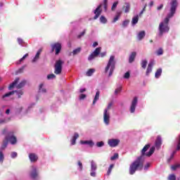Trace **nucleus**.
<instances>
[{"mask_svg": "<svg viewBox=\"0 0 180 180\" xmlns=\"http://www.w3.org/2000/svg\"><path fill=\"white\" fill-rule=\"evenodd\" d=\"M176 8H178V1L176 0H172L170 2L169 13L166 18L159 25V36L162 37L164 33H168L169 32V19L173 18L176 12Z\"/></svg>", "mask_w": 180, "mask_h": 180, "instance_id": "nucleus-1", "label": "nucleus"}, {"mask_svg": "<svg viewBox=\"0 0 180 180\" xmlns=\"http://www.w3.org/2000/svg\"><path fill=\"white\" fill-rule=\"evenodd\" d=\"M144 168V160L143 156H139L129 166L130 175H134L136 171H142Z\"/></svg>", "mask_w": 180, "mask_h": 180, "instance_id": "nucleus-2", "label": "nucleus"}, {"mask_svg": "<svg viewBox=\"0 0 180 180\" xmlns=\"http://www.w3.org/2000/svg\"><path fill=\"white\" fill-rule=\"evenodd\" d=\"M115 68H116V60H115V56H111L110 57L107 66L105 68V74L108 73V72L110 70L108 77H112V75H113V72Z\"/></svg>", "mask_w": 180, "mask_h": 180, "instance_id": "nucleus-3", "label": "nucleus"}, {"mask_svg": "<svg viewBox=\"0 0 180 180\" xmlns=\"http://www.w3.org/2000/svg\"><path fill=\"white\" fill-rule=\"evenodd\" d=\"M150 143L146 144L141 150V155L142 158H143L144 155L146 157H151L152 154H154V152L155 151V147L153 146L150 148ZM148 148H150L149 151L148 153H146Z\"/></svg>", "mask_w": 180, "mask_h": 180, "instance_id": "nucleus-4", "label": "nucleus"}, {"mask_svg": "<svg viewBox=\"0 0 180 180\" xmlns=\"http://www.w3.org/2000/svg\"><path fill=\"white\" fill-rule=\"evenodd\" d=\"M64 65V60L61 59H58L56 61L55 65H54V74L56 75H60L63 71V65Z\"/></svg>", "mask_w": 180, "mask_h": 180, "instance_id": "nucleus-5", "label": "nucleus"}, {"mask_svg": "<svg viewBox=\"0 0 180 180\" xmlns=\"http://www.w3.org/2000/svg\"><path fill=\"white\" fill-rule=\"evenodd\" d=\"M5 139L13 146H15L18 143V139L15 136L13 131L8 132L5 136Z\"/></svg>", "mask_w": 180, "mask_h": 180, "instance_id": "nucleus-6", "label": "nucleus"}, {"mask_svg": "<svg viewBox=\"0 0 180 180\" xmlns=\"http://www.w3.org/2000/svg\"><path fill=\"white\" fill-rule=\"evenodd\" d=\"M101 50H102L101 47L96 48L93 53L90 54V56L88 57L89 61H92L94 58H96L99 54H101Z\"/></svg>", "mask_w": 180, "mask_h": 180, "instance_id": "nucleus-7", "label": "nucleus"}, {"mask_svg": "<svg viewBox=\"0 0 180 180\" xmlns=\"http://www.w3.org/2000/svg\"><path fill=\"white\" fill-rule=\"evenodd\" d=\"M52 52L55 51L56 56H58L61 51V44L56 42L51 45Z\"/></svg>", "mask_w": 180, "mask_h": 180, "instance_id": "nucleus-8", "label": "nucleus"}, {"mask_svg": "<svg viewBox=\"0 0 180 180\" xmlns=\"http://www.w3.org/2000/svg\"><path fill=\"white\" fill-rule=\"evenodd\" d=\"M103 122L105 124H109L110 122V115L108 112V110H104L103 112Z\"/></svg>", "mask_w": 180, "mask_h": 180, "instance_id": "nucleus-9", "label": "nucleus"}, {"mask_svg": "<svg viewBox=\"0 0 180 180\" xmlns=\"http://www.w3.org/2000/svg\"><path fill=\"white\" fill-rule=\"evenodd\" d=\"M119 143H120V140L119 139H109L108 141V146L110 147H117L119 146Z\"/></svg>", "mask_w": 180, "mask_h": 180, "instance_id": "nucleus-10", "label": "nucleus"}, {"mask_svg": "<svg viewBox=\"0 0 180 180\" xmlns=\"http://www.w3.org/2000/svg\"><path fill=\"white\" fill-rule=\"evenodd\" d=\"M101 8H102V4H100L94 11V14H95V16L94 17V20H96V19H98V18L101 16V13H102V9H101Z\"/></svg>", "mask_w": 180, "mask_h": 180, "instance_id": "nucleus-11", "label": "nucleus"}, {"mask_svg": "<svg viewBox=\"0 0 180 180\" xmlns=\"http://www.w3.org/2000/svg\"><path fill=\"white\" fill-rule=\"evenodd\" d=\"M137 101H138L137 97H134L130 107L131 113H134V112L136 111V106H137Z\"/></svg>", "mask_w": 180, "mask_h": 180, "instance_id": "nucleus-12", "label": "nucleus"}, {"mask_svg": "<svg viewBox=\"0 0 180 180\" xmlns=\"http://www.w3.org/2000/svg\"><path fill=\"white\" fill-rule=\"evenodd\" d=\"M39 174L37 173V169L32 166V171L30 172V177L32 179H36L38 176Z\"/></svg>", "mask_w": 180, "mask_h": 180, "instance_id": "nucleus-13", "label": "nucleus"}, {"mask_svg": "<svg viewBox=\"0 0 180 180\" xmlns=\"http://www.w3.org/2000/svg\"><path fill=\"white\" fill-rule=\"evenodd\" d=\"M153 67H154V61H150L148 65V68L146 69V75L147 77H148V75H150V73L152 72L153 71Z\"/></svg>", "mask_w": 180, "mask_h": 180, "instance_id": "nucleus-14", "label": "nucleus"}, {"mask_svg": "<svg viewBox=\"0 0 180 180\" xmlns=\"http://www.w3.org/2000/svg\"><path fill=\"white\" fill-rule=\"evenodd\" d=\"M20 78L17 77L15 78V79L14 80V82H13L9 86H8V91H12V89H13V88H15V86H16V85H18V83L20 81Z\"/></svg>", "mask_w": 180, "mask_h": 180, "instance_id": "nucleus-15", "label": "nucleus"}, {"mask_svg": "<svg viewBox=\"0 0 180 180\" xmlns=\"http://www.w3.org/2000/svg\"><path fill=\"white\" fill-rule=\"evenodd\" d=\"M29 158L31 162H36V161L39 160V157H37V155L34 153H30Z\"/></svg>", "mask_w": 180, "mask_h": 180, "instance_id": "nucleus-16", "label": "nucleus"}, {"mask_svg": "<svg viewBox=\"0 0 180 180\" xmlns=\"http://www.w3.org/2000/svg\"><path fill=\"white\" fill-rule=\"evenodd\" d=\"M162 144V140L161 139V136H158L155 141V146L157 148H160Z\"/></svg>", "mask_w": 180, "mask_h": 180, "instance_id": "nucleus-17", "label": "nucleus"}, {"mask_svg": "<svg viewBox=\"0 0 180 180\" xmlns=\"http://www.w3.org/2000/svg\"><path fill=\"white\" fill-rule=\"evenodd\" d=\"M122 10L124 13H129L130 12V4L129 3H124V5L122 6Z\"/></svg>", "mask_w": 180, "mask_h": 180, "instance_id": "nucleus-18", "label": "nucleus"}, {"mask_svg": "<svg viewBox=\"0 0 180 180\" xmlns=\"http://www.w3.org/2000/svg\"><path fill=\"white\" fill-rule=\"evenodd\" d=\"M78 137H79V134H78V133H75L72 141H71V145L72 146H75L76 144V141H77V139H78Z\"/></svg>", "mask_w": 180, "mask_h": 180, "instance_id": "nucleus-19", "label": "nucleus"}, {"mask_svg": "<svg viewBox=\"0 0 180 180\" xmlns=\"http://www.w3.org/2000/svg\"><path fill=\"white\" fill-rule=\"evenodd\" d=\"M80 143L82 144H88L89 147H94L95 146V143L92 141H80Z\"/></svg>", "mask_w": 180, "mask_h": 180, "instance_id": "nucleus-20", "label": "nucleus"}, {"mask_svg": "<svg viewBox=\"0 0 180 180\" xmlns=\"http://www.w3.org/2000/svg\"><path fill=\"white\" fill-rule=\"evenodd\" d=\"M136 56H137V53L136 52H132L129 56V63H133V61H134L136 59Z\"/></svg>", "mask_w": 180, "mask_h": 180, "instance_id": "nucleus-21", "label": "nucleus"}, {"mask_svg": "<svg viewBox=\"0 0 180 180\" xmlns=\"http://www.w3.org/2000/svg\"><path fill=\"white\" fill-rule=\"evenodd\" d=\"M145 37H146V31H141L138 34L139 40H143V39H144Z\"/></svg>", "mask_w": 180, "mask_h": 180, "instance_id": "nucleus-22", "label": "nucleus"}, {"mask_svg": "<svg viewBox=\"0 0 180 180\" xmlns=\"http://www.w3.org/2000/svg\"><path fill=\"white\" fill-rule=\"evenodd\" d=\"M99 95H101V91H97L96 93L94 99L93 101V105H95V103H96V102L98 101Z\"/></svg>", "mask_w": 180, "mask_h": 180, "instance_id": "nucleus-23", "label": "nucleus"}, {"mask_svg": "<svg viewBox=\"0 0 180 180\" xmlns=\"http://www.w3.org/2000/svg\"><path fill=\"white\" fill-rule=\"evenodd\" d=\"M81 50H82L81 47H79L73 50V51L70 53V56H71V54H72V56H77V54H79V53H81Z\"/></svg>", "mask_w": 180, "mask_h": 180, "instance_id": "nucleus-24", "label": "nucleus"}, {"mask_svg": "<svg viewBox=\"0 0 180 180\" xmlns=\"http://www.w3.org/2000/svg\"><path fill=\"white\" fill-rule=\"evenodd\" d=\"M161 74H162V69H158L155 73V78H160V77H161Z\"/></svg>", "mask_w": 180, "mask_h": 180, "instance_id": "nucleus-25", "label": "nucleus"}, {"mask_svg": "<svg viewBox=\"0 0 180 180\" xmlns=\"http://www.w3.org/2000/svg\"><path fill=\"white\" fill-rule=\"evenodd\" d=\"M121 15H122V11L117 12V15L114 18V19L112 20V23H116V22H117V20H119V18H120Z\"/></svg>", "mask_w": 180, "mask_h": 180, "instance_id": "nucleus-26", "label": "nucleus"}, {"mask_svg": "<svg viewBox=\"0 0 180 180\" xmlns=\"http://www.w3.org/2000/svg\"><path fill=\"white\" fill-rule=\"evenodd\" d=\"M25 85H26V80H22L21 82L19 83V84L16 86V88L17 89H21V88H23V86H25Z\"/></svg>", "mask_w": 180, "mask_h": 180, "instance_id": "nucleus-27", "label": "nucleus"}, {"mask_svg": "<svg viewBox=\"0 0 180 180\" xmlns=\"http://www.w3.org/2000/svg\"><path fill=\"white\" fill-rule=\"evenodd\" d=\"M8 141L6 139H5L3 141L2 145H1V150H5V148H6L8 147Z\"/></svg>", "mask_w": 180, "mask_h": 180, "instance_id": "nucleus-28", "label": "nucleus"}, {"mask_svg": "<svg viewBox=\"0 0 180 180\" xmlns=\"http://www.w3.org/2000/svg\"><path fill=\"white\" fill-rule=\"evenodd\" d=\"M15 92H16V91H9L8 93H6L2 96L3 99H5V98H8V96H11V95H14Z\"/></svg>", "mask_w": 180, "mask_h": 180, "instance_id": "nucleus-29", "label": "nucleus"}, {"mask_svg": "<svg viewBox=\"0 0 180 180\" xmlns=\"http://www.w3.org/2000/svg\"><path fill=\"white\" fill-rule=\"evenodd\" d=\"M139 22V15H136L132 18L131 23L132 25H136Z\"/></svg>", "mask_w": 180, "mask_h": 180, "instance_id": "nucleus-30", "label": "nucleus"}, {"mask_svg": "<svg viewBox=\"0 0 180 180\" xmlns=\"http://www.w3.org/2000/svg\"><path fill=\"white\" fill-rule=\"evenodd\" d=\"M41 53V49H39L37 52V54L35 55V57L33 59V62L36 61V60L39 59V57H40V54Z\"/></svg>", "mask_w": 180, "mask_h": 180, "instance_id": "nucleus-31", "label": "nucleus"}, {"mask_svg": "<svg viewBox=\"0 0 180 180\" xmlns=\"http://www.w3.org/2000/svg\"><path fill=\"white\" fill-rule=\"evenodd\" d=\"M91 171H96V163L94 162V160L91 161Z\"/></svg>", "mask_w": 180, "mask_h": 180, "instance_id": "nucleus-32", "label": "nucleus"}, {"mask_svg": "<svg viewBox=\"0 0 180 180\" xmlns=\"http://www.w3.org/2000/svg\"><path fill=\"white\" fill-rule=\"evenodd\" d=\"M147 60H142L141 65L142 68H143V70H146V68H147Z\"/></svg>", "mask_w": 180, "mask_h": 180, "instance_id": "nucleus-33", "label": "nucleus"}, {"mask_svg": "<svg viewBox=\"0 0 180 180\" xmlns=\"http://www.w3.org/2000/svg\"><path fill=\"white\" fill-rule=\"evenodd\" d=\"M94 72H95V69H89L86 74L87 77H91Z\"/></svg>", "mask_w": 180, "mask_h": 180, "instance_id": "nucleus-34", "label": "nucleus"}, {"mask_svg": "<svg viewBox=\"0 0 180 180\" xmlns=\"http://www.w3.org/2000/svg\"><path fill=\"white\" fill-rule=\"evenodd\" d=\"M44 84H41L39 85V92H42V94H46L47 92V91L46 90V89H43Z\"/></svg>", "mask_w": 180, "mask_h": 180, "instance_id": "nucleus-35", "label": "nucleus"}, {"mask_svg": "<svg viewBox=\"0 0 180 180\" xmlns=\"http://www.w3.org/2000/svg\"><path fill=\"white\" fill-rule=\"evenodd\" d=\"M157 56H162L164 54V50L162 48H160L158 51H156Z\"/></svg>", "mask_w": 180, "mask_h": 180, "instance_id": "nucleus-36", "label": "nucleus"}, {"mask_svg": "<svg viewBox=\"0 0 180 180\" xmlns=\"http://www.w3.org/2000/svg\"><path fill=\"white\" fill-rule=\"evenodd\" d=\"M113 167H115V165H110V167H108V172H107V175H110L112 172V169H113Z\"/></svg>", "mask_w": 180, "mask_h": 180, "instance_id": "nucleus-37", "label": "nucleus"}, {"mask_svg": "<svg viewBox=\"0 0 180 180\" xmlns=\"http://www.w3.org/2000/svg\"><path fill=\"white\" fill-rule=\"evenodd\" d=\"M119 158V153H115L113 156L110 158L111 161H115V160H117Z\"/></svg>", "mask_w": 180, "mask_h": 180, "instance_id": "nucleus-38", "label": "nucleus"}, {"mask_svg": "<svg viewBox=\"0 0 180 180\" xmlns=\"http://www.w3.org/2000/svg\"><path fill=\"white\" fill-rule=\"evenodd\" d=\"M118 4H119V1L114 2L112 7H111V10L112 11H115L116 8L117 7Z\"/></svg>", "mask_w": 180, "mask_h": 180, "instance_id": "nucleus-39", "label": "nucleus"}, {"mask_svg": "<svg viewBox=\"0 0 180 180\" xmlns=\"http://www.w3.org/2000/svg\"><path fill=\"white\" fill-rule=\"evenodd\" d=\"M4 160H5V156L4 155L2 150H0V162H4Z\"/></svg>", "mask_w": 180, "mask_h": 180, "instance_id": "nucleus-40", "label": "nucleus"}, {"mask_svg": "<svg viewBox=\"0 0 180 180\" xmlns=\"http://www.w3.org/2000/svg\"><path fill=\"white\" fill-rule=\"evenodd\" d=\"M100 22H101V23H106V22H108V20H106V18H105V16L101 15L100 18Z\"/></svg>", "mask_w": 180, "mask_h": 180, "instance_id": "nucleus-41", "label": "nucleus"}, {"mask_svg": "<svg viewBox=\"0 0 180 180\" xmlns=\"http://www.w3.org/2000/svg\"><path fill=\"white\" fill-rule=\"evenodd\" d=\"M179 167H180V165H174L171 167V169H172V171H176V169H178Z\"/></svg>", "mask_w": 180, "mask_h": 180, "instance_id": "nucleus-42", "label": "nucleus"}, {"mask_svg": "<svg viewBox=\"0 0 180 180\" xmlns=\"http://www.w3.org/2000/svg\"><path fill=\"white\" fill-rule=\"evenodd\" d=\"M15 93L17 94L18 98H21V95H23V91L22 90H20V91L15 90Z\"/></svg>", "mask_w": 180, "mask_h": 180, "instance_id": "nucleus-43", "label": "nucleus"}, {"mask_svg": "<svg viewBox=\"0 0 180 180\" xmlns=\"http://www.w3.org/2000/svg\"><path fill=\"white\" fill-rule=\"evenodd\" d=\"M112 106H113V103L112 102L109 103L108 106H107V108H105V110H107V112L108 110H110Z\"/></svg>", "mask_w": 180, "mask_h": 180, "instance_id": "nucleus-44", "label": "nucleus"}, {"mask_svg": "<svg viewBox=\"0 0 180 180\" xmlns=\"http://www.w3.org/2000/svg\"><path fill=\"white\" fill-rule=\"evenodd\" d=\"M105 146V143L103 141H99L96 143L97 147H103Z\"/></svg>", "mask_w": 180, "mask_h": 180, "instance_id": "nucleus-45", "label": "nucleus"}, {"mask_svg": "<svg viewBox=\"0 0 180 180\" xmlns=\"http://www.w3.org/2000/svg\"><path fill=\"white\" fill-rule=\"evenodd\" d=\"M168 179H169V180H176V176H175L174 174H170V175L168 176Z\"/></svg>", "mask_w": 180, "mask_h": 180, "instance_id": "nucleus-46", "label": "nucleus"}, {"mask_svg": "<svg viewBox=\"0 0 180 180\" xmlns=\"http://www.w3.org/2000/svg\"><path fill=\"white\" fill-rule=\"evenodd\" d=\"M53 78H56V75L54 74L47 75V79H53Z\"/></svg>", "mask_w": 180, "mask_h": 180, "instance_id": "nucleus-47", "label": "nucleus"}, {"mask_svg": "<svg viewBox=\"0 0 180 180\" xmlns=\"http://www.w3.org/2000/svg\"><path fill=\"white\" fill-rule=\"evenodd\" d=\"M121 91H122V86H120L115 89V94L117 95L119 92H121Z\"/></svg>", "mask_w": 180, "mask_h": 180, "instance_id": "nucleus-48", "label": "nucleus"}, {"mask_svg": "<svg viewBox=\"0 0 180 180\" xmlns=\"http://www.w3.org/2000/svg\"><path fill=\"white\" fill-rule=\"evenodd\" d=\"M124 78L125 79H129V78H130V72H127L124 75Z\"/></svg>", "mask_w": 180, "mask_h": 180, "instance_id": "nucleus-49", "label": "nucleus"}, {"mask_svg": "<svg viewBox=\"0 0 180 180\" xmlns=\"http://www.w3.org/2000/svg\"><path fill=\"white\" fill-rule=\"evenodd\" d=\"M26 57H29V53H26L22 58H21L19 60V63H21L22 61H23V60H25V58H26Z\"/></svg>", "mask_w": 180, "mask_h": 180, "instance_id": "nucleus-50", "label": "nucleus"}, {"mask_svg": "<svg viewBox=\"0 0 180 180\" xmlns=\"http://www.w3.org/2000/svg\"><path fill=\"white\" fill-rule=\"evenodd\" d=\"M17 40L18 44H20V46H22L23 43H25V41H23V39H22L21 38H18Z\"/></svg>", "mask_w": 180, "mask_h": 180, "instance_id": "nucleus-51", "label": "nucleus"}, {"mask_svg": "<svg viewBox=\"0 0 180 180\" xmlns=\"http://www.w3.org/2000/svg\"><path fill=\"white\" fill-rule=\"evenodd\" d=\"M175 153H176V151H173L172 154L171 155L170 158L167 160L168 162H171V160H172V158H174V155L175 154Z\"/></svg>", "mask_w": 180, "mask_h": 180, "instance_id": "nucleus-52", "label": "nucleus"}, {"mask_svg": "<svg viewBox=\"0 0 180 180\" xmlns=\"http://www.w3.org/2000/svg\"><path fill=\"white\" fill-rule=\"evenodd\" d=\"M129 20H124V21L123 22V23H122V26H123L124 27H126V26H127V25H129Z\"/></svg>", "mask_w": 180, "mask_h": 180, "instance_id": "nucleus-53", "label": "nucleus"}, {"mask_svg": "<svg viewBox=\"0 0 180 180\" xmlns=\"http://www.w3.org/2000/svg\"><path fill=\"white\" fill-rule=\"evenodd\" d=\"M18 157V153L13 152L11 153V158H16Z\"/></svg>", "mask_w": 180, "mask_h": 180, "instance_id": "nucleus-54", "label": "nucleus"}, {"mask_svg": "<svg viewBox=\"0 0 180 180\" xmlns=\"http://www.w3.org/2000/svg\"><path fill=\"white\" fill-rule=\"evenodd\" d=\"M147 8V4H146L143 7V8L142 9V11L140 12L139 13V16H141V15H143V13H144V11H146V8Z\"/></svg>", "mask_w": 180, "mask_h": 180, "instance_id": "nucleus-55", "label": "nucleus"}, {"mask_svg": "<svg viewBox=\"0 0 180 180\" xmlns=\"http://www.w3.org/2000/svg\"><path fill=\"white\" fill-rule=\"evenodd\" d=\"M77 164H78V165L79 167L80 171H82V168H83L82 162H81V161H78Z\"/></svg>", "mask_w": 180, "mask_h": 180, "instance_id": "nucleus-56", "label": "nucleus"}, {"mask_svg": "<svg viewBox=\"0 0 180 180\" xmlns=\"http://www.w3.org/2000/svg\"><path fill=\"white\" fill-rule=\"evenodd\" d=\"M86 30H84L82 33H80V34L78 35V38L80 39V37H82V36H84V34H85Z\"/></svg>", "mask_w": 180, "mask_h": 180, "instance_id": "nucleus-57", "label": "nucleus"}, {"mask_svg": "<svg viewBox=\"0 0 180 180\" xmlns=\"http://www.w3.org/2000/svg\"><path fill=\"white\" fill-rule=\"evenodd\" d=\"M164 8V4H160L159 6L157 7V11H161Z\"/></svg>", "mask_w": 180, "mask_h": 180, "instance_id": "nucleus-58", "label": "nucleus"}, {"mask_svg": "<svg viewBox=\"0 0 180 180\" xmlns=\"http://www.w3.org/2000/svg\"><path fill=\"white\" fill-rule=\"evenodd\" d=\"M86 98V95H85V94H81L79 96V99L80 100L85 99Z\"/></svg>", "mask_w": 180, "mask_h": 180, "instance_id": "nucleus-59", "label": "nucleus"}, {"mask_svg": "<svg viewBox=\"0 0 180 180\" xmlns=\"http://www.w3.org/2000/svg\"><path fill=\"white\" fill-rule=\"evenodd\" d=\"M150 163H147L145 166H144V169L145 170H147V169H148V168H150Z\"/></svg>", "mask_w": 180, "mask_h": 180, "instance_id": "nucleus-60", "label": "nucleus"}, {"mask_svg": "<svg viewBox=\"0 0 180 180\" xmlns=\"http://www.w3.org/2000/svg\"><path fill=\"white\" fill-rule=\"evenodd\" d=\"M180 149V135L179 136V142H178V146H177V150Z\"/></svg>", "mask_w": 180, "mask_h": 180, "instance_id": "nucleus-61", "label": "nucleus"}, {"mask_svg": "<svg viewBox=\"0 0 180 180\" xmlns=\"http://www.w3.org/2000/svg\"><path fill=\"white\" fill-rule=\"evenodd\" d=\"M4 123H6V120H0V124H4Z\"/></svg>", "mask_w": 180, "mask_h": 180, "instance_id": "nucleus-62", "label": "nucleus"}, {"mask_svg": "<svg viewBox=\"0 0 180 180\" xmlns=\"http://www.w3.org/2000/svg\"><path fill=\"white\" fill-rule=\"evenodd\" d=\"M91 176H96V173H95V172H91Z\"/></svg>", "mask_w": 180, "mask_h": 180, "instance_id": "nucleus-63", "label": "nucleus"}, {"mask_svg": "<svg viewBox=\"0 0 180 180\" xmlns=\"http://www.w3.org/2000/svg\"><path fill=\"white\" fill-rule=\"evenodd\" d=\"M98 42H96V41L94 42L93 47H96L98 46Z\"/></svg>", "mask_w": 180, "mask_h": 180, "instance_id": "nucleus-64", "label": "nucleus"}]
</instances>
